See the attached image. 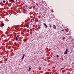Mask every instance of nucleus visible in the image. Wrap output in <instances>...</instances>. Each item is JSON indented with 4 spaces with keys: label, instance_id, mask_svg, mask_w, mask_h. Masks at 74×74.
<instances>
[{
    "label": "nucleus",
    "instance_id": "obj_17",
    "mask_svg": "<svg viewBox=\"0 0 74 74\" xmlns=\"http://www.w3.org/2000/svg\"><path fill=\"white\" fill-rule=\"evenodd\" d=\"M11 1H13V0H11Z\"/></svg>",
    "mask_w": 74,
    "mask_h": 74
},
{
    "label": "nucleus",
    "instance_id": "obj_3",
    "mask_svg": "<svg viewBox=\"0 0 74 74\" xmlns=\"http://www.w3.org/2000/svg\"><path fill=\"white\" fill-rule=\"evenodd\" d=\"M24 57H25V54H23V57L22 58V59L23 60V58H24Z\"/></svg>",
    "mask_w": 74,
    "mask_h": 74
},
{
    "label": "nucleus",
    "instance_id": "obj_20",
    "mask_svg": "<svg viewBox=\"0 0 74 74\" xmlns=\"http://www.w3.org/2000/svg\"><path fill=\"white\" fill-rule=\"evenodd\" d=\"M16 1H17V0H16Z\"/></svg>",
    "mask_w": 74,
    "mask_h": 74
},
{
    "label": "nucleus",
    "instance_id": "obj_9",
    "mask_svg": "<svg viewBox=\"0 0 74 74\" xmlns=\"http://www.w3.org/2000/svg\"><path fill=\"white\" fill-rule=\"evenodd\" d=\"M63 69H64V68H62L60 69V70H63Z\"/></svg>",
    "mask_w": 74,
    "mask_h": 74
},
{
    "label": "nucleus",
    "instance_id": "obj_2",
    "mask_svg": "<svg viewBox=\"0 0 74 74\" xmlns=\"http://www.w3.org/2000/svg\"><path fill=\"white\" fill-rule=\"evenodd\" d=\"M44 25L45 26L46 28H47L48 27V26H47V25H46V24L45 23L44 24Z\"/></svg>",
    "mask_w": 74,
    "mask_h": 74
},
{
    "label": "nucleus",
    "instance_id": "obj_13",
    "mask_svg": "<svg viewBox=\"0 0 74 74\" xmlns=\"http://www.w3.org/2000/svg\"><path fill=\"white\" fill-rule=\"evenodd\" d=\"M16 40H18V38H16Z\"/></svg>",
    "mask_w": 74,
    "mask_h": 74
},
{
    "label": "nucleus",
    "instance_id": "obj_1",
    "mask_svg": "<svg viewBox=\"0 0 74 74\" xmlns=\"http://www.w3.org/2000/svg\"><path fill=\"white\" fill-rule=\"evenodd\" d=\"M53 27L54 28V29H56V26H55V25H53Z\"/></svg>",
    "mask_w": 74,
    "mask_h": 74
},
{
    "label": "nucleus",
    "instance_id": "obj_4",
    "mask_svg": "<svg viewBox=\"0 0 74 74\" xmlns=\"http://www.w3.org/2000/svg\"><path fill=\"white\" fill-rule=\"evenodd\" d=\"M29 69H28L27 70L28 71H30L31 70V68H30V67H29Z\"/></svg>",
    "mask_w": 74,
    "mask_h": 74
},
{
    "label": "nucleus",
    "instance_id": "obj_16",
    "mask_svg": "<svg viewBox=\"0 0 74 74\" xmlns=\"http://www.w3.org/2000/svg\"><path fill=\"white\" fill-rule=\"evenodd\" d=\"M64 39H65V38L64 37V38H63V40H64Z\"/></svg>",
    "mask_w": 74,
    "mask_h": 74
},
{
    "label": "nucleus",
    "instance_id": "obj_11",
    "mask_svg": "<svg viewBox=\"0 0 74 74\" xmlns=\"http://www.w3.org/2000/svg\"><path fill=\"white\" fill-rule=\"evenodd\" d=\"M38 29H41V27H40V26H39L38 27Z\"/></svg>",
    "mask_w": 74,
    "mask_h": 74
},
{
    "label": "nucleus",
    "instance_id": "obj_15",
    "mask_svg": "<svg viewBox=\"0 0 74 74\" xmlns=\"http://www.w3.org/2000/svg\"><path fill=\"white\" fill-rule=\"evenodd\" d=\"M28 25H29V24H27V25H26V26H28Z\"/></svg>",
    "mask_w": 74,
    "mask_h": 74
},
{
    "label": "nucleus",
    "instance_id": "obj_6",
    "mask_svg": "<svg viewBox=\"0 0 74 74\" xmlns=\"http://www.w3.org/2000/svg\"><path fill=\"white\" fill-rule=\"evenodd\" d=\"M64 54H67V52L65 51L64 53Z\"/></svg>",
    "mask_w": 74,
    "mask_h": 74
},
{
    "label": "nucleus",
    "instance_id": "obj_12",
    "mask_svg": "<svg viewBox=\"0 0 74 74\" xmlns=\"http://www.w3.org/2000/svg\"><path fill=\"white\" fill-rule=\"evenodd\" d=\"M23 11H25H25H26V10H25V9H24L23 10Z\"/></svg>",
    "mask_w": 74,
    "mask_h": 74
},
{
    "label": "nucleus",
    "instance_id": "obj_19",
    "mask_svg": "<svg viewBox=\"0 0 74 74\" xmlns=\"http://www.w3.org/2000/svg\"><path fill=\"white\" fill-rule=\"evenodd\" d=\"M15 44H16V43H15Z\"/></svg>",
    "mask_w": 74,
    "mask_h": 74
},
{
    "label": "nucleus",
    "instance_id": "obj_7",
    "mask_svg": "<svg viewBox=\"0 0 74 74\" xmlns=\"http://www.w3.org/2000/svg\"><path fill=\"white\" fill-rule=\"evenodd\" d=\"M68 51H69V50H68V49L67 48L66 49V52H67Z\"/></svg>",
    "mask_w": 74,
    "mask_h": 74
},
{
    "label": "nucleus",
    "instance_id": "obj_14",
    "mask_svg": "<svg viewBox=\"0 0 74 74\" xmlns=\"http://www.w3.org/2000/svg\"><path fill=\"white\" fill-rule=\"evenodd\" d=\"M57 58H58V57H59V55H57Z\"/></svg>",
    "mask_w": 74,
    "mask_h": 74
},
{
    "label": "nucleus",
    "instance_id": "obj_10",
    "mask_svg": "<svg viewBox=\"0 0 74 74\" xmlns=\"http://www.w3.org/2000/svg\"><path fill=\"white\" fill-rule=\"evenodd\" d=\"M3 2L4 3H5V1H3Z\"/></svg>",
    "mask_w": 74,
    "mask_h": 74
},
{
    "label": "nucleus",
    "instance_id": "obj_8",
    "mask_svg": "<svg viewBox=\"0 0 74 74\" xmlns=\"http://www.w3.org/2000/svg\"><path fill=\"white\" fill-rule=\"evenodd\" d=\"M49 26H50V27H52V26H51V23H50V24H49Z\"/></svg>",
    "mask_w": 74,
    "mask_h": 74
},
{
    "label": "nucleus",
    "instance_id": "obj_18",
    "mask_svg": "<svg viewBox=\"0 0 74 74\" xmlns=\"http://www.w3.org/2000/svg\"><path fill=\"white\" fill-rule=\"evenodd\" d=\"M61 31H64V29L62 30H61Z\"/></svg>",
    "mask_w": 74,
    "mask_h": 74
},
{
    "label": "nucleus",
    "instance_id": "obj_5",
    "mask_svg": "<svg viewBox=\"0 0 74 74\" xmlns=\"http://www.w3.org/2000/svg\"><path fill=\"white\" fill-rule=\"evenodd\" d=\"M4 24L3 23H1V25L2 26H4Z\"/></svg>",
    "mask_w": 74,
    "mask_h": 74
}]
</instances>
